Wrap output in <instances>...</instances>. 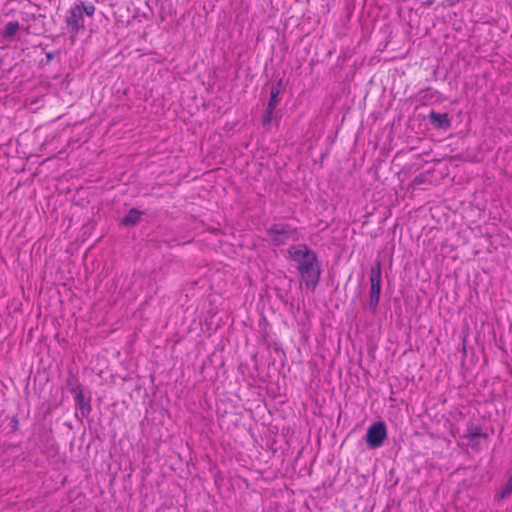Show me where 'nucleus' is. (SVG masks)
I'll return each instance as SVG.
<instances>
[{
	"mask_svg": "<svg viewBox=\"0 0 512 512\" xmlns=\"http://www.w3.org/2000/svg\"><path fill=\"white\" fill-rule=\"evenodd\" d=\"M288 254L296 263L301 282L307 290L314 292L321 280L322 264L317 253L306 244L289 247Z\"/></svg>",
	"mask_w": 512,
	"mask_h": 512,
	"instance_id": "1",
	"label": "nucleus"
},
{
	"mask_svg": "<svg viewBox=\"0 0 512 512\" xmlns=\"http://www.w3.org/2000/svg\"><path fill=\"white\" fill-rule=\"evenodd\" d=\"M369 281V299L366 307L372 314H375L379 306L382 288V270L380 259H376L371 265Z\"/></svg>",
	"mask_w": 512,
	"mask_h": 512,
	"instance_id": "2",
	"label": "nucleus"
},
{
	"mask_svg": "<svg viewBox=\"0 0 512 512\" xmlns=\"http://www.w3.org/2000/svg\"><path fill=\"white\" fill-rule=\"evenodd\" d=\"M295 232L289 224L275 223L266 229L265 240L276 247L284 245Z\"/></svg>",
	"mask_w": 512,
	"mask_h": 512,
	"instance_id": "3",
	"label": "nucleus"
},
{
	"mask_svg": "<svg viewBox=\"0 0 512 512\" xmlns=\"http://www.w3.org/2000/svg\"><path fill=\"white\" fill-rule=\"evenodd\" d=\"M387 438V427L382 421L371 424L365 435V442L369 449L381 447Z\"/></svg>",
	"mask_w": 512,
	"mask_h": 512,
	"instance_id": "4",
	"label": "nucleus"
},
{
	"mask_svg": "<svg viewBox=\"0 0 512 512\" xmlns=\"http://www.w3.org/2000/svg\"><path fill=\"white\" fill-rule=\"evenodd\" d=\"M74 402H75V408L76 413L75 416L78 420H82L83 418H87L91 411H92V397H91V391L87 389L85 392L83 388L81 389H74Z\"/></svg>",
	"mask_w": 512,
	"mask_h": 512,
	"instance_id": "5",
	"label": "nucleus"
},
{
	"mask_svg": "<svg viewBox=\"0 0 512 512\" xmlns=\"http://www.w3.org/2000/svg\"><path fill=\"white\" fill-rule=\"evenodd\" d=\"M21 15L22 22L27 23L21 25L26 34L40 35L45 31L43 25L45 15L28 12H21Z\"/></svg>",
	"mask_w": 512,
	"mask_h": 512,
	"instance_id": "6",
	"label": "nucleus"
},
{
	"mask_svg": "<svg viewBox=\"0 0 512 512\" xmlns=\"http://www.w3.org/2000/svg\"><path fill=\"white\" fill-rule=\"evenodd\" d=\"M66 24L72 35H76L79 30L84 29V18L78 7L74 6L70 9L69 15L66 17Z\"/></svg>",
	"mask_w": 512,
	"mask_h": 512,
	"instance_id": "7",
	"label": "nucleus"
},
{
	"mask_svg": "<svg viewBox=\"0 0 512 512\" xmlns=\"http://www.w3.org/2000/svg\"><path fill=\"white\" fill-rule=\"evenodd\" d=\"M428 120L436 129L448 130L451 127V119L447 113H438L432 110L428 115Z\"/></svg>",
	"mask_w": 512,
	"mask_h": 512,
	"instance_id": "8",
	"label": "nucleus"
},
{
	"mask_svg": "<svg viewBox=\"0 0 512 512\" xmlns=\"http://www.w3.org/2000/svg\"><path fill=\"white\" fill-rule=\"evenodd\" d=\"M142 211L137 208H131L127 214L120 220L119 225L122 227H134L140 222Z\"/></svg>",
	"mask_w": 512,
	"mask_h": 512,
	"instance_id": "9",
	"label": "nucleus"
},
{
	"mask_svg": "<svg viewBox=\"0 0 512 512\" xmlns=\"http://www.w3.org/2000/svg\"><path fill=\"white\" fill-rule=\"evenodd\" d=\"M22 26L17 21H10L4 26L1 37L5 41H11Z\"/></svg>",
	"mask_w": 512,
	"mask_h": 512,
	"instance_id": "10",
	"label": "nucleus"
},
{
	"mask_svg": "<svg viewBox=\"0 0 512 512\" xmlns=\"http://www.w3.org/2000/svg\"><path fill=\"white\" fill-rule=\"evenodd\" d=\"M65 384L67 387H70L71 393H74V389L83 388L82 385L79 383L78 377L75 374H73L72 372L69 373Z\"/></svg>",
	"mask_w": 512,
	"mask_h": 512,
	"instance_id": "11",
	"label": "nucleus"
},
{
	"mask_svg": "<svg viewBox=\"0 0 512 512\" xmlns=\"http://www.w3.org/2000/svg\"><path fill=\"white\" fill-rule=\"evenodd\" d=\"M480 436H482V429H481L480 426L471 425L470 427H468V429H467V437L471 441L479 438Z\"/></svg>",
	"mask_w": 512,
	"mask_h": 512,
	"instance_id": "12",
	"label": "nucleus"
},
{
	"mask_svg": "<svg viewBox=\"0 0 512 512\" xmlns=\"http://www.w3.org/2000/svg\"><path fill=\"white\" fill-rule=\"evenodd\" d=\"M75 6L80 9L82 15L86 14L87 16L92 17L95 12V6L93 4L86 5L84 3H80Z\"/></svg>",
	"mask_w": 512,
	"mask_h": 512,
	"instance_id": "13",
	"label": "nucleus"
},
{
	"mask_svg": "<svg viewBox=\"0 0 512 512\" xmlns=\"http://www.w3.org/2000/svg\"><path fill=\"white\" fill-rule=\"evenodd\" d=\"M419 94H420V97L422 100L429 101V100H432L435 97V95L438 94V91H436L432 88H426V89L421 90Z\"/></svg>",
	"mask_w": 512,
	"mask_h": 512,
	"instance_id": "14",
	"label": "nucleus"
},
{
	"mask_svg": "<svg viewBox=\"0 0 512 512\" xmlns=\"http://www.w3.org/2000/svg\"><path fill=\"white\" fill-rule=\"evenodd\" d=\"M279 95L280 94L277 93V91H275V92L274 91H270V97H269V100H268L266 108L275 110L277 105H278V102H279V100H278V96Z\"/></svg>",
	"mask_w": 512,
	"mask_h": 512,
	"instance_id": "15",
	"label": "nucleus"
},
{
	"mask_svg": "<svg viewBox=\"0 0 512 512\" xmlns=\"http://www.w3.org/2000/svg\"><path fill=\"white\" fill-rule=\"evenodd\" d=\"M511 493H512V475L507 480L505 486L501 490L500 498H505V497L509 496Z\"/></svg>",
	"mask_w": 512,
	"mask_h": 512,
	"instance_id": "16",
	"label": "nucleus"
},
{
	"mask_svg": "<svg viewBox=\"0 0 512 512\" xmlns=\"http://www.w3.org/2000/svg\"><path fill=\"white\" fill-rule=\"evenodd\" d=\"M274 111L275 110H273V109L266 108L265 113L263 114V117H262L263 126H267V125L271 124Z\"/></svg>",
	"mask_w": 512,
	"mask_h": 512,
	"instance_id": "17",
	"label": "nucleus"
},
{
	"mask_svg": "<svg viewBox=\"0 0 512 512\" xmlns=\"http://www.w3.org/2000/svg\"><path fill=\"white\" fill-rule=\"evenodd\" d=\"M426 181V176L424 174L417 175L411 182V185L415 188Z\"/></svg>",
	"mask_w": 512,
	"mask_h": 512,
	"instance_id": "18",
	"label": "nucleus"
},
{
	"mask_svg": "<svg viewBox=\"0 0 512 512\" xmlns=\"http://www.w3.org/2000/svg\"><path fill=\"white\" fill-rule=\"evenodd\" d=\"M283 88V78H279L271 87L270 91H277V93H281Z\"/></svg>",
	"mask_w": 512,
	"mask_h": 512,
	"instance_id": "19",
	"label": "nucleus"
},
{
	"mask_svg": "<svg viewBox=\"0 0 512 512\" xmlns=\"http://www.w3.org/2000/svg\"><path fill=\"white\" fill-rule=\"evenodd\" d=\"M57 55H58V51L47 52L46 53V64H49Z\"/></svg>",
	"mask_w": 512,
	"mask_h": 512,
	"instance_id": "20",
	"label": "nucleus"
},
{
	"mask_svg": "<svg viewBox=\"0 0 512 512\" xmlns=\"http://www.w3.org/2000/svg\"><path fill=\"white\" fill-rule=\"evenodd\" d=\"M18 428V419L14 417L11 421V430L14 432Z\"/></svg>",
	"mask_w": 512,
	"mask_h": 512,
	"instance_id": "21",
	"label": "nucleus"
}]
</instances>
